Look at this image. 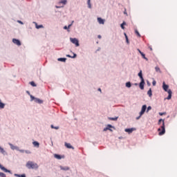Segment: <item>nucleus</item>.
Returning a JSON list of instances; mask_svg holds the SVG:
<instances>
[{
	"instance_id": "a19ab883",
	"label": "nucleus",
	"mask_w": 177,
	"mask_h": 177,
	"mask_svg": "<svg viewBox=\"0 0 177 177\" xmlns=\"http://www.w3.org/2000/svg\"><path fill=\"white\" fill-rule=\"evenodd\" d=\"M30 97H31V99H32V100H35V97H34V96H32V95H30Z\"/></svg>"
},
{
	"instance_id": "5701e85b",
	"label": "nucleus",
	"mask_w": 177,
	"mask_h": 177,
	"mask_svg": "<svg viewBox=\"0 0 177 177\" xmlns=\"http://www.w3.org/2000/svg\"><path fill=\"white\" fill-rule=\"evenodd\" d=\"M5 108V104H3L1 100H0V109H4Z\"/></svg>"
},
{
	"instance_id": "f3484780",
	"label": "nucleus",
	"mask_w": 177,
	"mask_h": 177,
	"mask_svg": "<svg viewBox=\"0 0 177 177\" xmlns=\"http://www.w3.org/2000/svg\"><path fill=\"white\" fill-rule=\"evenodd\" d=\"M138 77H140V78L141 80H145V79H143V75H142V71H140L139 72V73H138Z\"/></svg>"
},
{
	"instance_id": "f03ea898",
	"label": "nucleus",
	"mask_w": 177,
	"mask_h": 177,
	"mask_svg": "<svg viewBox=\"0 0 177 177\" xmlns=\"http://www.w3.org/2000/svg\"><path fill=\"white\" fill-rule=\"evenodd\" d=\"M168 88H169V86L166 84L165 82H163V83H162V88L164 89V91L165 92H167V93L169 94V95L167 96V100H169L172 97V91H171V89L168 90Z\"/></svg>"
},
{
	"instance_id": "b1692460",
	"label": "nucleus",
	"mask_w": 177,
	"mask_h": 177,
	"mask_svg": "<svg viewBox=\"0 0 177 177\" xmlns=\"http://www.w3.org/2000/svg\"><path fill=\"white\" fill-rule=\"evenodd\" d=\"M109 120H111V121H117V120H118V117H116V118H109Z\"/></svg>"
},
{
	"instance_id": "9d476101",
	"label": "nucleus",
	"mask_w": 177,
	"mask_h": 177,
	"mask_svg": "<svg viewBox=\"0 0 177 177\" xmlns=\"http://www.w3.org/2000/svg\"><path fill=\"white\" fill-rule=\"evenodd\" d=\"M140 89H145V80H141L140 83Z\"/></svg>"
},
{
	"instance_id": "f8f14e48",
	"label": "nucleus",
	"mask_w": 177,
	"mask_h": 177,
	"mask_svg": "<svg viewBox=\"0 0 177 177\" xmlns=\"http://www.w3.org/2000/svg\"><path fill=\"white\" fill-rule=\"evenodd\" d=\"M97 21L100 24H104V19H103L100 17L97 18Z\"/></svg>"
},
{
	"instance_id": "3c124183",
	"label": "nucleus",
	"mask_w": 177,
	"mask_h": 177,
	"mask_svg": "<svg viewBox=\"0 0 177 177\" xmlns=\"http://www.w3.org/2000/svg\"><path fill=\"white\" fill-rule=\"evenodd\" d=\"M98 91H99L100 92H102V89H101V88H98Z\"/></svg>"
},
{
	"instance_id": "2f4dec72",
	"label": "nucleus",
	"mask_w": 177,
	"mask_h": 177,
	"mask_svg": "<svg viewBox=\"0 0 177 177\" xmlns=\"http://www.w3.org/2000/svg\"><path fill=\"white\" fill-rule=\"evenodd\" d=\"M60 3H63V5H66V3H67V0H62L60 1Z\"/></svg>"
},
{
	"instance_id": "aec40b11",
	"label": "nucleus",
	"mask_w": 177,
	"mask_h": 177,
	"mask_svg": "<svg viewBox=\"0 0 177 177\" xmlns=\"http://www.w3.org/2000/svg\"><path fill=\"white\" fill-rule=\"evenodd\" d=\"M36 28L39 29V28H44V26L42 25H38L37 23H35Z\"/></svg>"
},
{
	"instance_id": "6ab92c4d",
	"label": "nucleus",
	"mask_w": 177,
	"mask_h": 177,
	"mask_svg": "<svg viewBox=\"0 0 177 177\" xmlns=\"http://www.w3.org/2000/svg\"><path fill=\"white\" fill-rule=\"evenodd\" d=\"M147 95L149 96V97H151V96H153V93L151 92V88H150L148 92H147Z\"/></svg>"
},
{
	"instance_id": "39448f33",
	"label": "nucleus",
	"mask_w": 177,
	"mask_h": 177,
	"mask_svg": "<svg viewBox=\"0 0 177 177\" xmlns=\"http://www.w3.org/2000/svg\"><path fill=\"white\" fill-rule=\"evenodd\" d=\"M12 42L13 44H15V45H17V46H20L21 45V42H20V40L17 39H13Z\"/></svg>"
},
{
	"instance_id": "72a5a7b5",
	"label": "nucleus",
	"mask_w": 177,
	"mask_h": 177,
	"mask_svg": "<svg viewBox=\"0 0 177 177\" xmlns=\"http://www.w3.org/2000/svg\"><path fill=\"white\" fill-rule=\"evenodd\" d=\"M0 177H6V174L2 172H0Z\"/></svg>"
},
{
	"instance_id": "4c0bfd02",
	"label": "nucleus",
	"mask_w": 177,
	"mask_h": 177,
	"mask_svg": "<svg viewBox=\"0 0 177 177\" xmlns=\"http://www.w3.org/2000/svg\"><path fill=\"white\" fill-rule=\"evenodd\" d=\"M157 84V82H156V80H153V82H152V85L153 86H156V84Z\"/></svg>"
},
{
	"instance_id": "603ef678",
	"label": "nucleus",
	"mask_w": 177,
	"mask_h": 177,
	"mask_svg": "<svg viewBox=\"0 0 177 177\" xmlns=\"http://www.w3.org/2000/svg\"><path fill=\"white\" fill-rule=\"evenodd\" d=\"M19 23H21V24H23V22H21V21H19Z\"/></svg>"
},
{
	"instance_id": "5fc2aeb1",
	"label": "nucleus",
	"mask_w": 177,
	"mask_h": 177,
	"mask_svg": "<svg viewBox=\"0 0 177 177\" xmlns=\"http://www.w3.org/2000/svg\"><path fill=\"white\" fill-rule=\"evenodd\" d=\"M150 50H153V48H150Z\"/></svg>"
},
{
	"instance_id": "a18cd8bd",
	"label": "nucleus",
	"mask_w": 177,
	"mask_h": 177,
	"mask_svg": "<svg viewBox=\"0 0 177 177\" xmlns=\"http://www.w3.org/2000/svg\"><path fill=\"white\" fill-rule=\"evenodd\" d=\"M64 30H68V28L66 26L64 27Z\"/></svg>"
},
{
	"instance_id": "8fccbe9b",
	"label": "nucleus",
	"mask_w": 177,
	"mask_h": 177,
	"mask_svg": "<svg viewBox=\"0 0 177 177\" xmlns=\"http://www.w3.org/2000/svg\"><path fill=\"white\" fill-rule=\"evenodd\" d=\"M70 27H71V24L68 26V28H70Z\"/></svg>"
},
{
	"instance_id": "de8ad7c7",
	"label": "nucleus",
	"mask_w": 177,
	"mask_h": 177,
	"mask_svg": "<svg viewBox=\"0 0 177 177\" xmlns=\"http://www.w3.org/2000/svg\"><path fill=\"white\" fill-rule=\"evenodd\" d=\"M138 52H139V53H140V55H141V53H142L140 50L138 49Z\"/></svg>"
},
{
	"instance_id": "f257e3e1",
	"label": "nucleus",
	"mask_w": 177,
	"mask_h": 177,
	"mask_svg": "<svg viewBox=\"0 0 177 177\" xmlns=\"http://www.w3.org/2000/svg\"><path fill=\"white\" fill-rule=\"evenodd\" d=\"M161 122H162V125H161ZM158 125H161L160 126V128H159L158 129L159 133V136H162V135H164V133H165V122H164V120L162 119H160L158 120Z\"/></svg>"
},
{
	"instance_id": "49530a36",
	"label": "nucleus",
	"mask_w": 177,
	"mask_h": 177,
	"mask_svg": "<svg viewBox=\"0 0 177 177\" xmlns=\"http://www.w3.org/2000/svg\"><path fill=\"white\" fill-rule=\"evenodd\" d=\"M97 38H99V39H100L102 38V36H101L100 35H99L97 36Z\"/></svg>"
},
{
	"instance_id": "393cba45",
	"label": "nucleus",
	"mask_w": 177,
	"mask_h": 177,
	"mask_svg": "<svg viewBox=\"0 0 177 177\" xmlns=\"http://www.w3.org/2000/svg\"><path fill=\"white\" fill-rule=\"evenodd\" d=\"M87 3L89 9H91L92 8V6L91 5V0H88Z\"/></svg>"
},
{
	"instance_id": "6e6552de",
	"label": "nucleus",
	"mask_w": 177,
	"mask_h": 177,
	"mask_svg": "<svg viewBox=\"0 0 177 177\" xmlns=\"http://www.w3.org/2000/svg\"><path fill=\"white\" fill-rule=\"evenodd\" d=\"M125 132H127V133H132L133 131H136V128H131V129H125Z\"/></svg>"
},
{
	"instance_id": "c9c22d12",
	"label": "nucleus",
	"mask_w": 177,
	"mask_h": 177,
	"mask_svg": "<svg viewBox=\"0 0 177 177\" xmlns=\"http://www.w3.org/2000/svg\"><path fill=\"white\" fill-rule=\"evenodd\" d=\"M51 128L53 129H59V127H55V126H53V124L51 125Z\"/></svg>"
},
{
	"instance_id": "7ed1b4c3",
	"label": "nucleus",
	"mask_w": 177,
	"mask_h": 177,
	"mask_svg": "<svg viewBox=\"0 0 177 177\" xmlns=\"http://www.w3.org/2000/svg\"><path fill=\"white\" fill-rule=\"evenodd\" d=\"M26 167H28V169H38V164L32 161H28Z\"/></svg>"
},
{
	"instance_id": "7c9ffc66",
	"label": "nucleus",
	"mask_w": 177,
	"mask_h": 177,
	"mask_svg": "<svg viewBox=\"0 0 177 177\" xmlns=\"http://www.w3.org/2000/svg\"><path fill=\"white\" fill-rule=\"evenodd\" d=\"M61 169H62L63 171H68L69 168L68 167H61Z\"/></svg>"
},
{
	"instance_id": "e433bc0d",
	"label": "nucleus",
	"mask_w": 177,
	"mask_h": 177,
	"mask_svg": "<svg viewBox=\"0 0 177 177\" xmlns=\"http://www.w3.org/2000/svg\"><path fill=\"white\" fill-rule=\"evenodd\" d=\"M0 153H5V150H3V148L0 147Z\"/></svg>"
},
{
	"instance_id": "9b49d317",
	"label": "nucleus",
	"mask_w": 177,
	"mask_h": 177,
	"mask_svg": "<svg viewBox=\"0 0 177 177\" xmlns=\"http://www.w3.org/2000/svg\"><path fill=\"white\" fill-rule=\"evenodd\" d=\"M65 146L67 147V149H72L74 150V147L71 146V144L65 142Z\"/></svg>"
},
{
	"instance_id": "412c9836",
	"label": "nucleus",
	"mask_w": 177,
	"mask_h": 177,
	"mask_svg": "<svg viewBox=\"0 0 177 177\" xmlns=\"http://www.w3.org/2000/svg\"><path fill=\"white\" fill-rule=\"evenodd\" d=\"M66 57H71L72 59H75V57H77V54H74L73 57H71V55H67Z\"/></svg>"
},
{
	"instance_id": "cd10ccee",
	"label": "nucleus",
	"mask_w": 177,
	"mask_h": 177,
	"mask_svg": "<svg viewBox=\"0 0 177 177\" xmlns=\"http://www.w3.org/2000/svg\"><path fill=\"white\" fill-rule=\"evenodd\" d=\"M126 86H127V88H131V83L129 82H127L126 83Z\"/></svg>"
},
{
	"instance_id": "c756f323",
	"label": "nucleus",
	"mask_w": 177,
	"mask_h": 177,
	"mask_svg": "<svg viewBox=\"0 0 177 177\" xmlns=\"http://www.w3.org/2000/svg\"><path fill=\"white\" fill-rule=\"evenodd\" d=\"M141 56L142 57L143 59H145V60H147V58L146 57V55H145V53H141Z\"/></svg>"
},
{
	"instance_id": "4468645a",
	"label": "nucleus",
	"mask_w": 177,
	"mask_h": 177,
	"mask_svg": "<svg viewBox=\"0 0 177 177\" xmlns=\"http://www.w3.org/2000/svg\"><path fill=\"white\" fill-rule=\"evenodd\" d=\"M32 145L35 147H39V142L35 141L32 142Z\"/></svg>"
},
{
	"instance_id": "1a4fd4ad",
	"label": "nucleus",
	"mask_w": 177,
	"mask_h": 177,
	"mask_svg": "<svg viewBox=\"0 0 177 177\" xmlns=\"http://www.w3.org/2000/svg\"><path fill=\"white\" fill-rule=\"evenodd\" d=\"M0 169H1V171H3V172H8L9 174H12V172H10V170H8L6 168H5V167H3L1 164Z\"/></svg>"
},
{
	"instance_id": "ea45409f",
	"label": "nucleus",
	"mask_w": 177,
	"mask_h": 177,
	"mask_svg": "<svg viewBox=\"0 0 177 177\" xmlns=\"http://www.w3.org/2000/svg\"><path fill=\"white\" fill-rule=\"evenodd\" d=\"M19 151H20V153H25L24 149H19Z\"/></svg>"
},
{
	"instance_id": "473e14b6",
	"label": "nucleus",
	"mask_w": 177,
	"mask_h": 177,
	"mask_svg": "<svg viewBox=\"0 0 177 177\" xmlns=\"http://www.w3.org/2000/svg\"><path fill=\"white\" fill-rule=\"evenodd\" d=\"M124 35H125V38H126L127 43V44H129V40L128 39V36L127 35L126 33H124Z\"/></svg>"
},
{
	"instance_id": "09e8293b",
	"label": "nucleus",
	"mask_w": 177,
	"mask_h": 177,
	"mask_svg": "<svg viewBox=\"0 0 177 177\" xmlns=\"http://www.w3.org/2000/svg\"><path fill=\"white\" fill-rule=\"evenodd\" d=\"M70 27H71V24L68 26V28H70Z\"/></svg>"
},
{
	"instance_id": "ddd939ff",
	"label": "nucleus",
	"mask_w": 177,
	"mask_h": 177,
	"mask_svg": "<svg viewBox=\"0 0 177 177\" xmlns=\"http://www.w3.org/2000/svg\"><path fill=\"white\" fill-rule=\"evenodd\" d=\"M35 102L36 103H39V104H42V103H44V101H42L39 98H35Z\"/></svg>"
},
{
	"instance_id": "4be33fe9",
	"label": "nucleus",
	"mask_w": 177,
	"mask_h": 177,
	"mask_svg": "<svg viewBox=\"0 0 177 177\" xmlns=\"http://www.w3.org/2000/svg\"><path fill=\"white\" fill-rule=\"evenodd\" d=\"M155 70H156V73H161V69H160V68L158 66L155 67Z\"/></svg>"
},
{
	"instance_id": "c03bdc74",
	"label": "nucleus",
	"mask_w": 177,
	"mask_h": 177,
	"mask_svg": "<svg viewBox=\"0 0 177 177\" xmlns=\"http://www.w3.org/2000/svg\"><path fill=\"white\" fill-rule=\"evenodd\" d=\"M140 117H142V115H140H140L136 118V120H140Z\"/></svg>"
},
{
	"instance_id": "a878e982",
	"label": "nucleus",
	"mask_w": 177,
	"mask_h": 177,
	"mask_svg": "<svg viewBox=\"0 0 177 177\" xmlns=\"http://www.w3.org/2000/svg\"><path fill=\"white\" fill-rule=\"evenodd\" d=\"M135 32H136L137 37H139L140 38L141 36H140V33H139V31H138V30H136Z\"/></svg>"
},
{
	"instance_id": "20e7f679",
	"label": "nucleus",
	"mask_w": 177,
	"mask_h": 177,
	"mask_svg": "<svg viewBox=\"0 0 177 177\" xmlns=\"http://www.w3.org/2000/svg\"><path fill=\"white\" fill-rule=\"evenodd\" d=\"M71 42H72V44H74L75 45V46H80V42L78 41V39H77L76 38H71Z\"/></svg>"
},
{
	"instance_id": "f704fd0d",
	"label": "nucleus",
	"mask_w": 177,
	"mask_h": 177,
	"mask_svg": "<svg viewBox=\"0 0 177 177\" xmlns=\"http://www.w3.org/2000/svg\"><path fill=\"white\" fill-rule=\"evenodd\" d=\"M30 84L32 86H37V84H35V82H30Z\"/></svg>"
},
{
	"instance_id": "0eeeda50",
	"label": "nucleus",
	"mask_w": 177,
	"mask_h": 177,
	"mask_svg": "<svg viewBox=\"0 0 177 177\" xmlns=\"http://www.w3.org/2000/svg\"><path fill=\"white\" fill-rule=\"evenodd\" d=\"M111 128H113L111 124H108L106 128L104 129V131H110L111 132H113V129Z\"/></svg>"
},
{
	"instance_id": "2eb2a0df",
	"label": "nucleus",
	"mask_w": 177,
	"mask_h": 177,
	"mask_svg": "<svg viewBox=\"0 0 177 177\" xmlns=\"http://www.w3.org/2000/svg\"><path fill=\"white\" fill-rule=\"evenodd\" d=\"M124 26H127V23L125 21H123L122 24L120 25V27L122 30H125Z\"/></svg>"
},
{
	"instance_id": "864d4df0",
	"label": "nucleus",
	"mask_w": 177,
	"mask_h": 177,
	"mask_svg": "<svg viewBox=\"0 0 177 177\" xmlns=\"http://www.w3.org/2000/svg\"><path fill=\"white\" fill-rule=\"evenodd\" d=\"M124 15H127V12H124Z\"/></svg>"
},
{
	"instance_id": "58836bf2",
	"label": "nucleus",
	"mask_w": 177,
	"mask_h": 177,
	"mask_svg": "<svg viewBox=\"0 0 177 177\" xmlns=\"http://www.w3.org/2000/svg\"><path fill=\"white\" fill-rule=\"evenodd\" d=\"M25 153H26V154H31V151L28 150L25 151Z\"/></svg>"
},
{
	"instance_id": "6e6d98bb",
	"label": "nucleus",
	"mask_w": 177,
	"mask_h": 177,
	"mask_svg": "<svg viewBox=\"0 0 177 177\" xmlns=\"http://www.w3.org/2000/svg\"><path fill=\"white\" fill-rule=\"evenodd\" d=\"M27 93L30 94V91H27Z\"/></svg>"
},
{
	"instance_id": "dca6fc26",
	"label": "nucleus",
	"mask_w": 177,
	"mask_h": 177,
	"mask_svg": "<svg viewBox=\"0 0 177 177\" xmlns=\"http://www.w3.org/2000/svg\"><path fill=\"white\" fill-rule=\"evenodd\" d=\"M55 158H57V160H62V156L59 154H55L54 155Z\"/></svg>"
},
{
	"instance_id": "bb28decb",
	"label": "nucleus",
	"mask_w": 177,
	"mask_h": 177,
	"mask_svg": "<svg viewBox=\"0 0 177 177\" xmlns=\"http://www.w3.org/2000/svg\"><path fill=\"white\" fill-rule=\"evenodd\" d=\"M59 62H66V60H67L66 58H59L58 59Z\"/></svg>"
},
{
	"instance_id": "423d86ee",
	"label": "nucleus",
	"mask_w": 177,
	"mask_h": 177,
	"mask_svg": "<svg viewBox=\"0 0 177 177\" xmlns=\"http://www.w3.org/2000/svg\"><path fill=\"white\" fill-rule=\"evenodd\" d=\"M146 109H147V105H143L142 106L141 111L140 112V115H142V114H145V113L146 111Z\"/></svg>"
},
{
	"instance_id": "c85d7f7f",
	"label": "nucleus",
	"mask_w": 177,
	"mask_h": 177,
	"mask_svg": "<svg viewBox=\"0 0 177 177\" xmlns=\"http://www.w3.org/2000/svg\"><path fill=\"white\" fill-rule=\"evenodd\" d=\"M15 176L17 177H26V174H15Z\"/></svg>"
},
{
	"instance_id": "a211bd4d",
	"label": "nucleus",
	"mask_w": 177,
	"mask_h": 177,
	"mask_svg": "<svg viewBox=\"0 0 177 177\" xmlns=\"http://www.w3.org/2000/svg\"><path fill=\"white\" fill-rule=\"evenodd\" d=\"M10 146L12 150H17V149H19L17 147L14 146L12 144H10Z\"/></svg>"
},
{
	"instance_id": "79ce46f5",
	"label": "nucleus",
	"mask_w": 177,
	"mask_h": 177,
	"mask_svg": "<svg viewBox=\"0 0 177 177\" xmlns=\"http://www.w3.org/2000/svg\"><path fill=\"white\" fill-rule=\"evenodd\" d=\"M149 110H151V106H148L147 107V111H149Z\"/></svg>"
},
{
	"instance_id": "37998d69",
	"label": "nucleus",
	"mask_w": 177,
	"mask_h": 177,
	"mask_svg": "<svg viewBox=\"0 0 177 177\" xmlns=\"http://www.w3.org/2000/svg\"><path fill=\"white\" fill-rule=\"evenodd\" d=\"M165 115V113H159V115Z\"/></svg>"
}]
</instances>
